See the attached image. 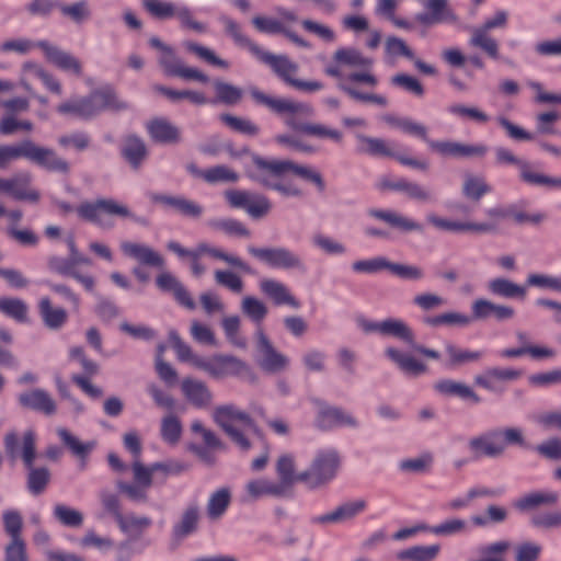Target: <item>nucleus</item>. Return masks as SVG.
I'll return each mask as SVG.
<instances>
[{"instance_id":"nucleus-1","label":"nucleus","mask_w":561,"mask_h":561,"mask_svg":"<svg viewBox=\"0 0 561 561\" xmlns=\"http://www.w3.org/2000/svg\"><path fill=\"white\" fill-rule=\"evenodd\" d=\"M332 59L333 61L324 67L323 72L328 77L337 80L336 87L339 90L357 102L373 103L381 107L388 105L386 96L362 92L352 85V83H363L374 88L378 84V79L375 75L364 71H353L345 76L341 70L342 66L369 68L373 65L370 58L365 57L357 48L341 47L334 51Z\"/></svg>"},{"instance_id":"nucleus-2","label":"nucleus","mask_w":561,"mask_h":561,"mask_svg":"<svg viewBox=\"0 0 561 561\" xmlns=\"http://www.w3.org/2000/svg\"><path fill=\"white\" fill-rule=\"evenodd\" d=\"M253 101L268 108L272 113L284 117L285 125L297 133L319 139H330L335 144L343 141V134L320 123L305 122L314 115V108L309 103L298 102L286 98L271 96L257 88L250 89Z\"/></svg>"},{"instance_id":"nucleus-3","label":"nucleus","mask_w":561,"mask_h":561,"mask_svg":"<svg viewBox=\"0 0 561 561\" xmlns=\"http://www.w3.org/2000/svg\"><path fill=\"white\" fill-rule=\"evenodd\" d=\"M24 158L37 167L48 171L67 174L69 163L48 147L36 145L31 139L18 144L0 145V169H7L13 161Z\"/></svg>"},{"instance_id":"nucleus-4","label":"nucleus","mask_w":561,"mask_h":561,"mask_svg":"<svg viewBox=\"0 0 561 561\" xmlns=\"http://www.w3.org/2000/svg\"><path fill=\"white\" fill-rule=\"evenodd\" d=\"M54 203L62 214L67 215L76 210L80 219L104 230L114 228L115 224L111 217L129 218L136 222H141L126 205L113 198L102 197L92 202H82L77 208L65 201H55Z\"/></svg>"},{"instance_id":"nucleus-5","label":"nucleus","mask_w":561,"mask_h":561,"mask_svg":"<svg viewBox=\"0 0 561 561\" xmlns=\"http://www.w3.org/2000/svg\"><path fill=\"white\" fill-rule=\"evenodd\" d=\"M213 419L241 451H249L252 448V444L245 434L247 430L259 438H263L262 431L250 414L233 404L217 407L214 410Z\"/></svg>"},{"instance_id":"nucleus-6","label":"nucleus","mask_w":561,"mask_h":561,"mask_svg":"<svg viewBox=\"0 0 561 561\" xmlns=\"http://www.w3.org/2000/svg\"><path fill=\"white\" fill-rule=\"evenodd\" d=\"M507 446H527L522 428L495 427L471 437L468 442L474 459L499 458L504 455Z\"/></svg>"},{"instance_id":"nucleus-7","label":"nucleus","mask_w":561,"mask_h":561,"mask_svg":"<svg viewBox=\"0 0 561 561\" xmlns=\"http://www.w3.org/2000/svg\"><path fill=\"white\" fill-rule=\"evenodd\" d=\"M357 324L365 333H378L385 337H394L425 357L432 359L440 358L439 352L416 342L414 331L402 319L387 318L382 321H371L366 318H358Z\"/></svg>"},{"instance_id":"nucleus-8","label":"nucleus","mask_w":561,"mask_h":561,"mask_svg":"<svg viewBox=\"0 0 561 561\" xmlns=\"http://www.w3.org/2000/svg\"><path fill=\"white\" fill-rule=\"evenodd\" d=\"M279 159H267L257 153L251 154V163L245 167V175L261 186L276 191L284 197L304 196V192L293 182H282L280 179L286 172L274 174L271 167L279 162Z\"/></svg>"},{"instance_id":"nucleus-9","label":"nucleus","mask_w":561,"mask_h":561,"mask_svg":"<svg viewBox=\"0 0 561 561\" xmlns=\"http://www.w3.org/2000/svg\"><path fill=\"white\" fill-rule=\"evenodd\" d=\"M255 58L271 67L273 72L287 85L302 92L313 93L322 90L324 84L321 81H305L296 78L299 70L298 64L290 60L286 55H274L260 49Z\"/></svg>"},{"instance_id":"nucleus-10","label":"nucleus","mask_w":561,"mask_h":561,"mask_svg":"<svg viewBox=\"0 0 561 561\" xmlns=\"http://www.w3.org/2000/svg\"><path fill=\"white\" fill-rule=\"evenodd\" d=\"M340 462V456L335 449L318 450L309 468L298 473L297 478L309 488H319L335 478Z\"/></svg>"},{"instance_id":"nucleus-11","label":"nucleus","mask_w":561,"mask_h":561,"mask_svg":"<svg viewBox=\"0 0 561 561\" xmlns=\"http://www.w3.org/2000/svg\"><path fill=\"white\" fill-rule=\"evenodd\" d=\"M248 252L272 268L296 271L300 274H305L308 271V266L301 255L286 247L257 248L250 245L248 247Z\"/></svg>"},{"instance_id":"nucleus-12","label":"nucleus","mask_w":561,"mask_h":561,"mask_svg":"<svg viewBox=\"0 0 561 561\" xmlns=\"http://www.w3.org/2000/svg\"><path fill=\"white\" fill-rule=\"evenodd\" d=\"M21 457L27 469L26 486L31 494H42L50 482L51 473L47 467H35L36 437L33 431H27L22 439Z\"/></svg>"},{"instance_id":"nucleus-13","label":"nucleus","mask_w":561,"mask_h":561,"mask_svg":"<svg viewBox=\"0 0 561 561\" xmlns=\"http://www.w3.org/2000/svg\"><path fill=\"white\" fill-rule=\"evenodd\" d=\"M142 4L154 19L168 20L176 18L182 28L192 30L197 33L206 32V25L196 21L191 9L186 5H176L173 2L163 0H144Z\"/></svg>"},{"instance_id":"nucleus-14","label":"nucleus","mask_w":561,"mask_h":561,"mask_svg":"<svg viewBox=\"0 0 561 561\" xmlns=\"http://www.w3.org/2000/svg\"><path fill=\"white\" fill-rule=\"evenodd\" d=\"M507 23V12L499 10L495 14L488 19L481 26L471 30L469 45L480 48L490 58L496 60L500 57L499 43L489 35L493 28L505 27Z\"/></svg>"},{"instance_id":"nucleus-15","label":"nucleus","mask_w":561,"mask_h":561,"mask_svg":"<svg viewBox=\"0 0 561 561\" xmlns=\"http://www.w3.org/2000/svg\"><path fill=\"white\" fill-rule=\"evenodd\" d=\"M195 367L204 370L215 379L239 376L249 369L245 362L233 355L226 354H216L208 358H196Z\"/></svg>"},{"instance_id":"nucleus-16","label":"nucleus","mask_w":561,"mask_h":561,"mask_svg":"<svg viewBox=\"0 0 561 561\" xmlns=\"http://www.w3.org/2000/svg\"><path fill=\"white\" fill-rule=\"evenodd\" d=\"M318 412L314 419L316 426L321 431H330L335 427L346 426L356 428L359 426L358 421L352 414L339 407H332L319 399L312 400Z\"/></svg>"},{"instance_id":"nucleus-17","label":"nucleus","mask_w":561,"mask_h":561,"mask_svg":"<svg viewBox=\"0 0 561 561\" xmlns=\"http://www.w3.org/2000/svg\"><path fill=\"white\" fill-rule=\"evenodd\" d=\"M423 8L414 19L423 26L431 27L444 23H455L457 15L450 8L448 0H416Z\"/></svg>"},{"instance_id":"nucleus-18","label":"nucleus","mask_w":561,"mask_h":561,"mask_svg":"<svg viewBox=\"0 0 561 561\" xmlns=\"http://www.w3.org/2000/svg\"><path fill=\"white\" fill-rule=\"evenodd\" d=\"M31 182L30 172H20L11 179H0V192L10 194L16 201L36 204L41 199V194L37 190L30 187Z\"/></svg>"},{"instance_id":"nucleus-19","label":"nucleus","mask_w":561,"mask_h":561,"mask_svg":"<svg viewBox=\"0 0 561 561\" xmlns=\"http://www.w3.org/2000/svg\"><path fill=\"white\" fill-rule=\"evenodd\" d=\"M428 148L443 158L483 157L489 150L483 144L467 145L453 140H432Z\"/></svg>"},{"instance_id":"nucleus-20","label":"nucleus","mask_w":561,"mask_h":561,"mask_svg":"<svg viewBox=\"0 0 561 561\" xmlns=\"http://www.w3.org/2000/svg\"><path fill=\"white\" fill-rule=\"evenodd\" d=\"M148 197L152 203L168 209H173L175 213L187 218L198 219L204 214V207L201 204L181 195L149 193Z\"/></svg>"},{"instance_id":"nucleus-21","label":"nucleus","mask_w":561,"mask_h":561,"mask_svg":"<svg viewBox=\"0 0 561 561\" xmlns=\"http://www.w3.org/2000/svg\"><path fill=\"white\" fill-rule=\"evenodd\" d=\"M255 336L256 348L262 355V358L259 360L260 367L267 373H278L284 370L289 363L288 358L274 348L271 341L260 327L255 332Z\"/></svg>"},{"instance_id":"nucleus-22","label":"nucleus","mask_w":561,"mask_h":561,"mask_svg":"<svg viewBox=\"0 0 561 561\" xmlns=\"http://www.w3.org/2000/svg\"><path fill=\"white\" fill-rule=\"evenodd\" d=\"M365 500H356L342 503L332 512L313 516L310 522L314 525L343 524L353 520L357 515L366 510Z\"/></svg>"},{"instance_id":"nucleus-23","label":"nucleus","mask_w":561,"mask_h":561,"mask_svg":"<svg viewBox=\"0 0 561 561\" xmlns=\"http://www.w3.org/2000/svg\"><path fill=\"white\" fill-rule=\"evenodd\" d=\"M119 153L134 171L140 170L149 157L145 140L136 134H129L123 138Z\"/></svg>"},{"instance_id":"nucleus-24","label":"nucleus","mask_w":561,"mask_h":561,"mask_svg":"<svg viewBox=\"0 0 561 561\" xmlns=\"http://www.w3.org/2000/svg\"><path fill=\"white\" fill-rule=\"evenodd\" d=\"M146 130L154 144L173 146L182 141L181 129L164 117L148 121Z\"/></svg>"},{"instance_id":"nucleus-25","label":"nucleus","mask_w":561,"mask_h":561,"mask_svg":"<svg viewBox=\"0 0 561 561\" xmlns=\"http://www.w3.org/2000/svg\"><path fill=\"white\" fill-rule=\"evenodd\" d=\"M156 286L162 291L172 294L174 300L182 307L194 310L196 304L183 283L170 272H162L156 277Z\"/></svg>"},{"instance_id":"nucleus-26","label":"nucleus","mask_w":561,"mask_h":561,"mask_svg":"<svg viewBox=\"0 0 561 561\" xmlns=\"http://www.w3.org/2000/svg\"><path fill=\"white\" fill-rule=\"evenodd\" d=\"M201 508L196 502L188 503L176 523L172 526V540L181 542L198 530Z\"/></svg>"},{"instance_id":"nucleus-27","label":"nucleus","mask_w":561,"mask_h":561,"mask_svg":"<svg viewBox=\"0 0 561 561\" xmlns=\"http://www.w3.org/2000/svg\"><path fill=\"white\" fill-rule=\"evenodd\" d=\"M18 402L22 408L43 413L47 416L54 415L57 411L55 400L42 388H35L20 393Z\"/></svg>"},{"instance_id":"nucleus-28","label":"nucleus","mask_w":561,"mask_h":561,"mask_svg":"<svg viewBox=\"0 0 561 561\" xmlns=\"http://www.w3.org/2000/svg\"><path fill=\"white\" fill-rule=\"evenodd\" d=\"M121 250L125 256L136 260L142 265L157 268H163L165 265L164 257L147 244L123 241Z\"/></svg>"},{"instance_id":"nucleus-29","label":"nucleus","mask_w":561,"mask_h":561,"mask_svg":"<svg viewBox=\"0 0 561 561\" xmlns=\"http://www.w3.org/2000/svg\"><path fill=\"white\" fill-rule=\"evenodd\" d=\"M48 268L61 276H69L77 280L88 293H93L95 288V278L89 274H81L77 271V265L70 257L50 256L47 262Z\"/></svg>"},{"instance_id":"nucleus-30","label":"nucleus","mask_w":561,"mask_h":561,"mask_svg":"<svg viewBox=\"0 0 561 561\" xmlns=\"http://www.w3.org/2000/svg\"><path fill=\"white\" fill-rule=\"evenodd\" d=\"M270 169L274 174H278L279 172H291L304 181L313 184L318 192L322 193L325 191V182L323 176L314 168L298 164L291 160H282L272 165Z\"/></svg>"},{"instance_id":"nucleus-31","label":"nucleus","mask_w":561,"mask_h":561,"mask_svg":"<svg viewBox=\"0 0 561 561\" xmlns=\"http://www.w3.org/2000/svg\"><path fill=\"white\" fill-rule=\"evenodd\" d=\"M35 46L39 47L44 51L47 60L54 64L59 69L72 72L77 76L81 75V62L71 54L61 50L60 48L51 45L47 41H39L35 44Z\"/></svg>"},{"instance_id":"nucleus-32","label":"nucleus","mask_w":561,"mask_h":561,"mask_svg":"<svg viewBox=\"0 0 561 561\" xmlns=\"http://www.w3.org/2000/svg\"><path fill=\"white\" fill-rule=\"evenodd\" d=\"M368 216L377 220L386 222L389 227L394 228L401 232H423V226L413 219L399 214L391 209L370 208L367 211Z\"/></svg>"},{"instance_id":"nucleus-33","label":"nucleus","mask_w":561,"mask_h":561,"mask_svg":"<svg viewBox=\"0 0 561 561\" xmlns=\"http://www.w3.org/2000/svg\"><path fill=\"white\" fill-rule=\"evenodd\" d=\"M426 220L437 229L453 231V232L471 231V232H477V233H490V232L496 231L495 224H478V222L448 220V219L438 217L434 214L427 215Z\"/></svg>"},{"instance_id":"nucleus-34","label":"nucleus","mask_w":561,"mask_h":561,"mask_svg":"<svg viewBox=\"0 0 561 561\" xmlns=\"http://www.w3.org/2000/svg\"><path fill=\"white\" fill-rule=\"evenodd\" d=\"M385 356L407 376L419 377L427 373V366L424 363L416 359L413 355L398 350L397 347H386Z\"/></svg>"},{"instance_id":"nucleus-35","label":"nucleus","mask_w":561,"mask_h":561,"mask_svg":"<svg viewBox=\"0 0 561 561\" xmlns=\"http://www.w3.org/2000/svg\"><path fill=\"white\" fill-rule=\"evenodd\" d=\"M260 290L272 299L276 306L287 305L294 309L300 307V302L290 294L288 287L279 280L264 278L259 284Z\"/></svg>"},{"instance_id":"nucleus-36","label":"nucleus","mask_w":561,"mask_h":561,"mask_svg":"<svg viewBox=\"0 0 561 561\" xmlns=\"http://www.w3.org/2000/svg\"><path fill=\"white\" fill-rule=\"evenodd\" d=\"M245 490L252 500H257L262 496H273L278 499H288L293 496V493L279 481L275 482L266 479H256L248 482Z\"/></svg>"},{"instance_id":"nucleus-37","label":"nucleus","mask_w":561,"mask_h":561,"mask_svg":"<svg viewBox=\"0 0 561 561\" xmlns=\"http://www.w3.org/2000/svg\"><path fill=\"white\" fill-rule=\"evenodd\" d=\"M94 116L103 111L122 112L128 110V103L121 100L110 87H103L91 92Z\"/></svg>"},{"instance_id":"nucleus-38","label":"nucleus","mask_w":561,"mask_h":561,"mask_svg":"<svg viewBox=\"0 0 561 561\" xmlns=\"http://www.w3.org/2000/svg\"><path fill=\"white\" fill-rule=\"evenodd\" d=\"M183 394L195 408L208 407L213 400V393L204 381L185 378L181 385Z\"/></svg>"},{"instance_id":"nucleus-39","label":"nucleus","mask_w":561,"mask_h":561,"mask_svg":"<svg viewBox=\"0 0 561 561\" xmlns=\"http://www.w3.org/2000/svg\"><path fill=\"white\" fill-rule=\"evenodd\" d=\"M57 435L62 445L82 463L87 461L89 455L96 447L95 440L81 442L77 436H75L65 427L57 428Z\"/></svg>"},{"instance_id":"nucleus-40","label":"nucleus","mask_w":561,"mask_h":561,"mask_svg":"<svg viewBox=\"0 0 561 561\" xmlns=\"http://www.w3.org/2000/svg\"><path fill=\"white\" fill-rule=\"evenodd\" d=\"M355 138L358 141V146L356 148L358 153L371 157H396V151L391 147L390 142L385 139L369 137L359 133L355 135Z\"/></svg>"},{"instance_id":"nucleus-41","label":"nucleus","mask_w":561,"mask_h":561,"mask_svg":"<svg viewBox=\"0 0 561 561\" xmlns=\"http://www.w3.org/2000/svg\"><path fill=\"white\" fill-rule=\"evenodd\" d=\"M94 108L90 93L88 96L70 99L60 103L56 107V111L60 115H70L81 119H91L94 117Z\"/></svg>"},{"instance_id":"nucleus-42","label":"nucleus","mask_w":561,"mask_h":561,"mask_svg":"<svg viewBox=\"0 0 561 561\" xmlns=\"http://www.w3.org/2000/svg\"><path fill=\"white\" fill-rule=\"evenodd\" d=\"M84 375H73L71 380L89 397L92 399H99L103 396V390L94 385H92L89 380L90 377L96 375L99 373V365L85 357L82 358L80 363Z\"/></svg>"},{"instance_id":"nucleus-43","label":"nucleus","mask_w":561,"mask_h":561,"mask_svg":"<svg viewBox=\"0 0 561 561\" xmlns=\"http://www.w3.org/2000/svg\"><path fill=\"white\" fill-rule=\"evenodd\" d=\"M38 312L44 325L49 330L61 329L68 320L67 311L61 307H53L49 297L41 298Z\"/></svg>"},{"instance_id":"nucleus-44","label":"nucleus","mask_w":561,"mask_h":561,"mask_svg":"<svg viewBox=\"0 0 561 561\" xmlns=\"http://www.w3.org/2000/svg\"><path fill=\"white\" fill-rule=\"evenodd\" d=\"M559 501L557 492H529L519 496L514 502V507L519 512H529L542 505H552Z\"/></svg>"},{"instance_id":"nucleus-45","label":"nucleus","mask_w":561,"mask_h":561,"mask_svg":"<svg viewBox=\"0 0 561 561\" xmlns=\"http://www.w3.org/2000/svg\"><path fill=\"white\" fill-rule=\"evenodd\" d=\"M205 254H207L214 259L221 260V261L226 262L227 264H229L236 268H239L240 271H242L244 273H248V274L252 273L251 267L245 262H243L240 257H238L236 255L228 254L225 251H222L218 248L210 247L209 244H207L205 242L198 243L196 245V248L193 249V259H199L202 255H205Z\"/></svg>"},{"instance_id":"nucleus-46","label":"nucleus","mask_w":561,"mask_h":561,"mask_svg":"<svg viewBox=\"0 0 561 561\" xmlns=\"http://www.w3.org/2000/svg\"><path fill=\"white\" fill-rule=\"evenodd\" d=\"M434 390L446 397H457L463 400H471L474 403L481 401L480 397L469 386L451 379L436 381Z\"/></svg>"},{"instance_id":"nucleus-47","label":"nucleus","mask_w":561,"mask_h":561,"mask_svg":"<svg viewBox=\"0 0 561 561\" xmlns=\"http://www.w3.org/2000/svg\"><path fill=\"white\" fill-rule=\"evenodd\" d=\"M489 291L497 297L524 300L527 295L526 286L518 285L511 279L496 277L488 283Z\"/></svg>"},{"instance_id":"nucleus-48","label":"nucleus","mask_w":561,"mask_h":561,"mask_svg":"<svg viewBox=\"0 0 561 561\" xmlns=\"http://www.w3.org/2000/svg\"><path fill=\"white\" fill-rule=\"evenodd\" d=\"M423 324L431 328H439V327H459L465 328L471 324L472 318L468 314L457 312V311H447L436 316H425L422 319Z\"/></svg>"},{"instance_id":"nucleus-49","label":"nucleus","mask_w":561,"mask_h":561,"mask_svg":"<svg viewBox=\"0 0 561 561\" xmlns=\"http://www.w3.org/2000/svg\"><path fill=\"white\" fill-rule=\"evenodd\" d=\"M219 20L225 26L226 34L233 39L236 45L247 48L254 57L260 53L261 47L242 33L240 25L236 21L227 15L220 16Z\"/></svg>"},{"instance_id":"nucleus-50","label":"nucleus","mask_w":561,"mask_h":561,"mask_svg":"<svg viewBox=\"0 0 561 561\" xmlns=\"http://www.w3.org/2000/svg\"><path fill=\"white\" fill-rule=\"evenodd\" d=\"M231 503V492L228 488H220L213 492L206 505L207 516L211 520L221 518Z\"/></svg>"},{"instance_id":"nucleus-51","label":"nucleus","mask_w":561,"mask_h":561,"mask_svg":"<svg viewBox=\"0 0 561 561\" xmlns=\"http://www.w3.org/2000/svg\"><path fill=\"white\" fill-rule=\"evenodd\" d=\"M152 525V520L147 516H136L134 514L124 515L117 523L119 530L129 537V541L137 539Z\"/></svg>"},{"instance_id":"nucleus-52","label":"nucleus","mask_w":561,"mask_h":561,"mask_svg":"<svg viewBox=\"0 0 561 561\" xmlns=\"http://www.w3.org/2000/svg\"><path fill=\"white\" fill-rule=\"evenodd\" d=\"M445 351L446 354L448 355L446 366L449 368H455L468 363L478 362L482 358L484 354L482 351H470L457 347L451 342H447L445 344Z\"/></svg>"},{"instance_id":"nucleus-53","label":"nucleus","mask_w":561,"mask_h":561,"mask_svg":"<svg viewBox=\"0 0 561 561\" xmlns=\"http://www.w3.org/2000/svg\"><path fill=\"white\" fill-rule=\"evenodd\" d=\"M440 551L439 545L413 546L397 553L400 561H433Z\"/></svg>"},{"instance_id":"nucleus-54","label":"nucleus","mask_w":561,"mask_h":561,"mask_svg":"<svg viewBox=\"0 0 561 561\" xmlns=\"http://www.w3.org/2000/svg\"><path fill=\"white\" fill-rule=\"evenodd\" d=\"M207 227L214 231H221L229 237H250L249 229L233 218H214L207 221Z\"/></svg>"},{"instance_id":"nucleus-55","label":"nucleus","mask_w":561,"mask_h":561,"mask_svg":"<svg viewBox=\"0 0 561 561\" xmlns=\"http://www.w3.org/2000/svg\"><path fill=\"white\" fill-rule=\"evenodd\" d=\"M219 119L227 127L236 133L244 136L255 137L260 134L261 128L254 122L249 118L234 116L228 113L220 114Z\"/></svg>"},{"instance_id":"nucleus-56","label":"nucleus","mask_w":561,"mask_h":561,"mask_svg":"<svg viewBox=\"0 0 561 561\" xmlns=\"http://www.w3.org/2000/svg\"><path fill=\"white\" fill-rule=\"evenodd\" d=\"M525 202L520 203H513L505 205V218L506 220L511 219L516 225H525V224H531V225H538L546 218L545 214L536 213V214H527L523 205Z\"/></svg>"},{"instance_id":"nucleus-57","label":"nucleus","mask_w":561,"mask_h":561,"mask_svg":"<svg viewBox=\"0 0 561 561\" xmlns=\"http://www.w3.org/2000/svg\"><path fill=\"white\" fill-rule=\"evenodd\" d=\"M278 481L293 493V486L299 481L295 473V458L289 454L282 455L276 462Z\"/></svg>"},{"instance_id":"nucleus-58","label":"nucleus","mask_w":561,"mask_h":561,"mask_svg":"<svg viewBox=\"0 0 561 561\" xmlns=\"http://www.w3.org/2000/svg\"><path fill=\"white\" fill-rule=\"evenodd\" d=\"M241 311L254 323L260 324L267 316L268 309L260 299L245 296L241 301Z\"/></svg>"},{"instance_id":"nucleus-59","label":"nucleus","mask_w":561,"mask_h":561,"mask_svg":"<svg viewBox=\"0 0 561 561\" xmlns=\"http://www.w3.org/2000/svg\"><path fill=\"white\" fill-rule=\"evenodd\" d=\"M492 191L491 186L485 183L482 178L474 175H466L463 185H462V194L472 201H480L482 196L490 193Z\"/></svg>"},{"instance_id":"nucleus-60","label":"nucleus","mask_w":561,"mask_h":561,"mask_svg":"<svg viewBox=\"0 0 561 561\" xmlns=\"http://www.w3.org/2000/svg\"><path fill=\"white\" fill-rule=\"evenodd\" d=\"M160 435L165 443L170 445L178 444L182 435V424L179 417L173 414L162 417Z\"/></svg>"},{"instance_id":"nucleus-61","label":"nucleus","mask_w":561,"mask_h":561,"mask_svg":"<svg viewBox=\"0 0 561 561\" xmlns=\"http://www.w3.org/2000/svg\"><path fill=\"white\" fill-rule=\"evenodd\" d=\"M214 88L217 101L227 105H234L239 103L243 95L241 88L220 80H216L214 82Z\"/></svg>"},{"instance_id":"nucleus-62","label":"nucleus","mask_w":561,"mask_h":561,"mask_svg":"<svg viewBox=\"0 0 561 561\" xmlns=\"http://www.w3.org/2000/svg\"><path fill=\"white\" fill-rule=\"evenodd\" d=\"M0 312L19 321H27V305L19 298H1Z\"/></svg>"},{"instance_id":"nucleus-63","label":"nucleus","mask_w":561,"mask_h":561,"mask_svg":"<svg viewBox=\"0 0 561 561\" xmlns=\"http://www.w3.org/2000/svg\"><path fill=\"white\" fill-rule=\"evenodd\" d=\"M53 514L61 525L67 527L77 528L83 524V514L64 504H56Z\"/></svg>"},{"instance_id":"nucleus-64","label":"nucleus","mask_w":561,"mask_h":561,"mask_svg":"<svg viewBox=\"0 0 561 561\" xmlns=\"http://www.w3.org/2000/svg\"><path fill=\"white\" fill-rule=\"evenodd\" d=\"M239 174L225 164L206 169L205 182L208 184L236 183Z\"/></svg>"}]
</instances>
